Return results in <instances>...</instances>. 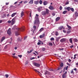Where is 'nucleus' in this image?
<instances>
[{
  "instance_id": "47",
  "label": "nucleus",
  "mask_w": 78,
  "mask_h": 78,
  "mask_svg": "<svg viewBox=\"0 0 78 78\" xmlns=\"http://www.w3.org/2000/svg\"><path fill=\"white\" fill-rule=\"evenodd\" d=\"M49 45H51V46H52V45H53V44L52 43L49 42Z\"/></svg>"
},
{
  "instance_id": "8",
  "label": "nucleus",
  "mask_w": 78,
  "mask_h": 78,
  "mask_svg": "<svg viewBox=\"0 0 78 78\" xmlns=\"http://www.w3.org/2000/svg\"><path fill=\"white\" fill-rule=\"evenodd\" d=\"M7 33L8 34H11V28H9L7 31Z\"/></svg>"
},
{
  "instance_id": "10",
  "label": "nucleus",
  "mask_w": 78,
  "mask_h": 78,
  "mask_svg": "<svg viewBox=\"0 0 78 78\" xmlns=\"http://www.w3.org/2000/svg\"><path fill=\"white\" fill-rule=\"evenodd\" d=\"M34 3L35 5H38L39 3V1H34Z\"/></svg>"
},
{
  "instance_id": "34",
  "label": "nucleus",
  "mask_w": 78,
  "mask_h": 78,
  "mask_svg": "<svg viewBox=\"0 0 78 78\" xmlns=\"http://www.w3.org/2000/svg\"><path fill=\"white\" fill-rule=\"evenodd\" d=\"M70 10H71V11H72L73 12H74V9H73V8H71Z\"/></svg>"
},
{
  "instance_id": "4",
  "label": "nucleus",
  "mask_w": 78,
  "mask_h": 78,
  "mask_svg": "<svg viewBox=\"0 0 78 78\" xmlns=\"http://www.w3.org/2000/svg\"><path fill=\"white\" fill-rule=\"evenodd\" d=\"M16 19V17L14 18L12 20V24H14V22H15V20Z\"/></svg>"
},
{
  "instance_id": "46",
  "label": "nucleus",
  "mask_w": 78,
  "mask_h": 78,
  "mask_svg": "<svg viewBox=\"0 0 78 78\" xmlns=\"http://www.w3.org/2000/svg\"><path fill=\"white\" fill-rule=\"evenodd\" d=\"M55 35V36H58V31L56 32Z\"/></svg>"
},
{
  "instance_id": "45",
  "label": "nucleus",
  "mask_w": 78,
  "mask_h": 78,
  "mask_svg": "<svg viewBox=\"0 0 78 78\" xmlns=\"http://www.w3.org/2000/svg\"><path fill=\"white\" fill-rule=\"evenodd\" d=\"M42 51H45V48H43L42 49Z\"/></svg>"
},
{
  "instance_id": "26",
  "label": "nucleus",
  "mask_w": 78,
  "mask_h": 78,
  "mask_svg": "<svg viewBox=\"0 0 78 78\" xmlns=\"http://www.w3.org/2000/svg\"><path fill=\"white\" fill-rule=\"evenodd\" d=\"M16 14H17V13H13L11 15L12 17H13L14 16H15Z\"/></svg>"
},
{
  "instance_id": "42",
  "label": "nucleus",
  "mask_w": 78,
  "mask_h": 78,
  "mask_svg": "<svg viewBox=\"0 0 78 78\" xmlns=\"http://www.w3.org/2000/svg\"><path fill=\"white\" fill-rule=\"evenodd\" d=\"M12 57L14 58H16V59H17V58H18L17 57L15 56H12Z\"/></svg>"
},
{
  "instance_id": "30",
  "label": "nucleus",
  "mask_w": 78,
  "mask_h": 78,
  "mask_svg": "<svg viewBox=\"0 0 78 78\" xmlns=\"http://www.w3.org/2000/svg\"><path fill=\"white\" fill-rule=\"evenodd\" d=\"M69 41L70 42V43H71V44H72V38H71L69 39Z\"/></svg>"
},
{
  "instance_id": "15",
  "label": "nucleus",
  "mask_w": 78,
  "mask_h": 78,
  "mask_svg": "<svg viewBox=\"0 0 78 78\" xmlns=\"http://www.w3.org/2000/svg\"><path fill=\"white\" fill-rule=\"evenodd\" d=\"M48 4V2H47V1H44V2H43V5H47Z\"/></svg>"
},
{
  "instance_id": "28",
  "label": "nucleus",
  "mask_w": 78,
  "mask_h": 78,
  "mask_svg": "<svg viewBox=\"0 0 78 78\" xmlns=\"http://www.w3.org/2000/svg\"><path fill=\"white\" fill-rule=\"evenodd\" d=\"M73 41H74V42H78V39L76 38L74 39Z\"/></svg>"
},
{
  "instance_id": "60",
  "label": "nucleus",
  "mask_w": 78,
  "mask_h": 78,
  "mask_svg": "<svg viewBox=\"0 0 78 78\" xmlns=\"http://www.w3.org/2000/svg\"><path fill=\"white\" fill-rule=\"evenodd\" d=\"M49 71H53V69H50L49 70Z\"/></svg>"
},
{
  "instance_id": "20",
  "label": "nucleus",
  "mask_w": 78,
  "mask_h": 78,
  "mask_svg": "<svg viewBox=\"0 0 78 78\" xmlns=\"http://www.w3.org/2000/svg\"><path fill=\"white\" fill-rule=\"evenodd\" d=\"M46 14H48V13H49V10L47 9H46Z\"/></svg>"
},
{
  "instance_id": "22",
  "label": "nucleus",
  "mask_w": 78,
  "mask_h": 78,
  "mask_svg": "<svg viewBox=\"0 0 78 78\" xmlns=\"http://www.w3.org/2000/svg\"><path fill=\"white\" fill-rule=\"evenodd\" d=\"M71 30L70 29H68V30H67V34H69V33H70V32H71Z\"/></svg>"
},
{
  "instance_id": "53",
  "label": "nucleus",
  "mask_w": 78,
  "mask_h": 78,
  "mask_svg": "<svg viewBox=\"0 0 78 78\" xmlns=\"http://www.w3.org/2000/svg\"><path fill=\"white\" fill-rule=\"evenodd\" d=\"M35 59V58L34 57H32L30 58L31 60H32V59Z\"/></svg>"
},
{
  "instance_id": "36",
  "label": "nucleus",
  "mask_w": 78,
  "mask_h": 78,
  "mask_svg": "<svg viewBox=\"0 0 78 78\" xmlns=\"http://www.w3.org/2000/svg\"><path fill=\"white\" fill-rule=\"evenodd\" d=\"M76 56H77V54H75L74 55V58H73L74 59H76Z\"/></svg>"
},
{
  "instance_id": "55",
  "label": "nucleus",
  "mask_w": 78,
  "mask_h": 78,
  "mask_svg": "<svg viewBox=\"0 0 78 78\" xmlns=\"http://www.w3.org/2000/svg\"><path fill=\"white\" fill-rule=\"evenodd\" d=\"M8 23H11V20H9L8 21Z\"/></svg>"
},
{
  "instance_id": "52",
  "label": "nucleus",
  "mask_w": 78,
  "mask_h": 78,
  "mask_svg": "<svg viewBox=\"0 0 78 78\" xmlns=\"http://www.w3.org/2000/svg\"><path fill=\"white\" fill-rule=\"evenodd\" d=\"M63 32H64V33H66V30H63Z\"/></svg>"
},
{
  "instance_id": "16",
  "label": "nucleus",
  "mask_w": 78,
  "mask_h": 78,
  "mask_svg": "<svg viewBox=\"0 0 78 78\" xmlns=\"http://www.w3.org/2000/svg\"><path fill=\"white\" fill-rule=\"evenodd\" d=\"M45 37V34H43L42 35L40 36V38H44Z\"/></svg>"
},
{
  "instance_id": "63",
  "label": "nucleus",
  "mask_w": 78,
  "mask_h": 78,
  "mask_svg": "<svg viewBox=\"0 0 78 78\" xmlns=\"http://www.w3.org/2000/svg\"><path fill=\"white\" fill-rule=\"evenodd\" d=\"M27 2H28V1H25L24 2V3H27Z\"/></svg>"
},
{
  "instance_id": "57",
  "label": "nucleus",
  "mask_w": 78,
  "mask_h": 78,
  "mask_svg": "<svg viewBox=\"0 0 78 78\" xmlns=\"http://www.w3.org/2000/svg\"><path fill=\"white\" fill-rule=\"evenodd\" d=\"M67 72L66 71L65 72V73H64V75H66V74H67Z\"/></svg>"
},
{
  "instance_id": "31",
  "label": "nucleus",
  "mask_w": 78,
  "mask_h": 78,
  "mask_svg": "<svg viewBox=\"0 0 78 78\" xmlns=\"http://www.w3.org/2000/svg\"><path fill=\"white\" fill-rule=\"evenodd\" d=\"M67 27H68V28H69L68 29H69V30H70V29H72V27H71V26L67 25Z\"/></svg>"
},
{
  "instance_id": "9",
  "label": "nucleus",
  "mask_w": 78,
  "mask_h": 78,
  "mask_svg": "<svg viewBox=\"0 0 78 78\" xmlns=\"http://www.w3.org/2000/svg\"><path fill=\"white\" fill-rule=\"evenodd\" d=\"M41 14L42 15H43V16H45V15L47 14V13L45 11H44L41 12Z\"/></svg>"
},
{
  "instance_id": "25",
  "label": "nucleus",
  "mask_w": 78,
  "mask_h": 78,
  "mask_svg": "<svg viewBox=\"0 0 78 78\" xmlns=\"http://www.w3.org/2000/svg\"><path fill=\"white\" fill-rule=\"evenodd\" d=\"M71 8L70 7H68L66 8V9L68 11H70Z\"/></svg>"
},
{
  "instance_id": "27",
  "label": "nucleus",
  "mask_w": 78,
  "mask_h": 78,
  "mask_svg": "<svg viewBox=\"0 0 78 78\" xmlns=\"http://www.w3.org/2000/svg\"><path fill=\"white\" fill-rule=\"evenodd\" d=\"M75 15L76 17H78V13L77 12H75Z\"/></svg>"
},
{
  "instance_id": "38",
  "label": "nucleus",
  "mask_w": 78,
  "mask_h": 78,
  "mask_svg": "<svg viewBox=\"0 0 78 78\" xmlns=\"http://www.w3.org/2000/svg\"><path fill=\"white\" fill-rule=\"evenodd\" d=\"M18 56L20 58H21L22 57V55H18Z\"/></svg>"
},
{
  "instance_id": "61",
  "label": "nucleus",
  "mask_w": 78,
  "mask_h": 78,
  "mask_svg": "<svg viewBox=\"0 0 78 78\" xmlns=\"http://www.w3.org/2000/svg\"><path fill=\"white\" fill-rule=\"evenodd\" d=\"M71 60L70 59H69L68 60V62H71Z\"/></svg>"
},
{
  "instance_id": "40",
  "label": "nucleus",
  "mask_w": 78,
  "mask_h": 78,
  "mask_svg": "<svg viewBox=\"0 0 78 78\" xmlns=\"http://www.w3.org/2000/svg\"><path fill=\"white\" fill-rule=\"evenodd\" d=\"M5 77H6V78H8V76H9V75H8V74H5Z\"/></svg>"
},
{
  "instance_id": "5",
  "label": "nucleus",
  "mask_w": 78,
  "mask_h": 78,
  "mask_svg": "<svg viewBox=\"0 0 78 78\" xmlns=\"http://www.w3.org/2000/svg\"><path fill=\"white\" fill-rule=\"evenodd\" d=\"M48 8H49V9H50V10H54V9H55L54 7H53V6H52L51 5L50 6L48 7Z\"/></svg>"
},
{
  "instance_id": "39",
  "label": "nucleus",
  "mask_w": 78,
  "mask_h": 78,
  "mask_svg": "<svg viewBox=\"0 0 78 78\" xmlns=\"http://www.w3.org/2000/svg\"><path fill=\"white\" fill-rule=\"evenodd\" d=\"M51 41H54L55 40V38L53 37H51L50 39Z\"/></svg>"
},
{
  "instance_id": "62",
  "label": "nucleus",
  "mask_w": 78,
  "mask_h": 78,
  "mask_svg": "<svg viewBox=\"0 0 78 78\" xmlns=\"http://www.w3.org/2000/svg\"><path fill=\"white\" fill-rule=\"evenodd\" d=\"M73 45H72L71 46H70V48H73Z\"/></svg>"
},
{
  "instance_id": "2",
  "label": "nucleus",
  "mask_w": 78,
  "mask_h": 78,
  "mask_svg": "<svg viewBox=\"0 0 78 78\" xmlns=\"http://www.w3.org/2000/svg\"><path fill=\"white\" fill-rule=\"evenodd\" d=\"M25 27H23L21 28H18L16 29V30L19 31H23L25 30Z\"/></svg>"
},
{
  "instance_id": "3",
  "label": "nucleus",
  "mask_w": 78,
  "mask_h": 78,
  "mask_svg": "<svg viewBox=\"0 0 78 78\" xmlns=\"http://www.w3.org/2000/svg\"><path fill=\"white\" fill-rule=\"evenodd\" d=\"M34 66H36L37 67H40V66H41V65L39 63L34 62L33 63Z\"/></svg>"
},
{
  "instance_id": "19",
  "label": "nucleus",
  "mask_w": 78,
  "mask_h": 78,
  "mask_svg": "<svg viewBox=\"0 0 78 78\" xmlns=\"http://www.w3.org/2000/svg\"><path fill=\"white\" fill-rule=\"evenodd\" d=\"M60 20V17H57L55 19V21L56 22H58V20Z\"/></svg>"
},
{
  "instance_id": "32",
  "label": "nucleus",
  "mask_w": 78,
  "mask_h": 78,
  "mask_svg": "<svg viewBox=\"0 0 78 78\" xmlns=\"http://www.w3.org/2000/svg\"><path fill=\"white\" fill-rule=\"evenodd\" d=\"M62 78H66V76L65 74H63L62 75Z\"/></svg>"
},
{
  "instance_id": "54",
  "label": "nucleus",
  "mask_w": 78,
  "mask_h": 78,
  "mask_svg": "<svg viewBox=\"0 0 78 78\" xmlns=\"http://www.w3.org/2000/svg\"><path fill=\"white\" fill-rule=\"evenodd\" d=\"M61 69V67H59V68H58V69H57V70H60V69Z\"/></svg>"
},
{
  "instance_id": "29",
  "label": "nucleus",
  "mask_w": 78,
  "mask_h": 78,
  "mask_svg": "<svg viewBox=\"0 0 78 78\" xmlns=\"http://www.w3.org/2000/svg\"><path fill=\"white\" fill-rule=\"evenodd\" d=\"M43 30H44V28L42 27L39 30V31L40 32H42Z\"/></svg>"
},
{
  "instance_id": "33",
  "label": "nucleus",
  "mask_w": 78,
  "mask_h": 78,
  "mask_svg": "<svg viewBox=\"0 0 78 78\" xmlns=\"http://www.w3.org/2000/svg\"><path fill=\"white\" fill-rule=\"evenodd\" d=\"M66 12H67V11H64L63 12V14H66Z\"/></svg>"
},
{
  "instance_id": "21",
  "label": "nucleus",
  "mask_w": 78,
  "mask_h": 78,
  "mask_svg": "<svg viewBox=\"0 0 78 78\" xmlns=\"http://www.w3.org/2000/svg\"><path fill=\"white\" fill-rule=\"evenodd\" d=\"M61 38V37H56V40L57 42L59 41V39Z\"/></svg>"
},
{
  "instance_id": "35",
  "label": "nucleus",
  "mask_w": 78,
  "mask_h": 78,
  "mask_svg": "<svg viewBox=\"0 0 78 78\" xmlns=\"http://www.w3.org/2000/svg\"><path fill=\"white\" fill-rule=\"evenodd\" d=\"M60 66L61 67H63V66H64V64H63V63H61L60 65Z\"/></svg>"
},
{
  "instance_id": "14",
  "label": "nucleus",
  "mask_w": 78,
  "mask_h": 78,
  "mask_svg": "<svg viewBox=\"0 0 78 78\" xmlns=\"http://www.w3.org/2000/svg\"><path fill=\"white\" fill-rule=\"evenodd\" d=\"M24 13L25 12H24L22 11L21 12V17H23V16H24Z\"/></svg>"
},
{
  "instance_id": "64",
  "label": "nucleus",
  "mask_w": 78,
  "mask_h": 78,
  "mask_svg": "<svg viewBox=\"0 0 78 78\" xmlns=\"http://www.w3.org/2000/svg\"><path fill=\"white\" fill-rule=\"evenodd\" d=\"M34 52H35L36 53H37V55H38V53L37 52V51H34Z\"/></svg>"
},
{
  "instance_id": "43",
  "label": "nucleus",
  "mask_w": 78,
  "mask_h": 78,
  "mask_svg": "<svg viewBox=\"0 0 78 78\" xmlns=\"http://www.w3.org/2000/svg\"><path fill=\"white\" fill-rule=\"evenodd\" d=\"M40 5H42V1L41 0H40Z\"/></svg>"
},
{
  "instance_id": "17",
  "label": "nucleus",
  "mask_w": 78,
  "mask_h": 78,
  "mask_svg": "<svg viewBox=\"0 0 78 78\" xmlns=\"http://www.w3.org/2000/svg\"><path fill=\"white\" fill-rule=\"evenodd\" d=\"M5 38H6L5 37V36L3 37L2 38L1 40V42H3V41L4 40H5Z\"/></svg>"
},
{
  "instance_id": "11",
  "label": "nucleus",
  "mask_w": 78,
  "mask_h": 78,
  "mask_svg": "<svg viewBox=\"0 0 78 78\" xmlns=\"http://www.w3.org/2000/svg\"><path fill=\"white\" fill-rule=\"evenodd\" d=\"M15 34L16 36H19V35H20V32L18 31H16L15 32Z\"/></svg>"
},
{
  "instance_id": "44",
  "label": "nucleus",
  "mask_w": 78,
  "mask_h": 78,
  "mask_svg": "<svg viewBox=\"0 0 78 78\" xmlns=\"http://www.w3.org/2000/svg\"><path fill=\"white\" fill-rule=\"evenodd\" d=\"M34 71H35V72H38V73H40V72H39V71L37 70L36 69H34Z\"/></svg>"
},
{
  "instance_id": "41",
  "label": "nucleus",
  "mask_w": 78,
  "mask_h": 78,
  "mask_svg": "<svg viewBox=\"0 0 78 78\" xmlns=\"http://www.w3.org/2000/svg\"><path fill=\"white\" fill-rule=\"evenodd\" d=\"M11 41L9 42V44H11L12 43V38H11Z\"/></svg>"
},
{
  "instance_id": "50",
  "label": "nucleus",
  "mask_w": 78,
  "mask_h": 78,
  "mask_svg": "<svg viewBox=\"0 0 78 78\" xmlns=\"http://www.w3.org/2000/svg\"><path fill=\"white\" fill-rule=\"evenodd\" d=\"M60 8V10H62V6H60L59 7Z\"/></svg>"
},
{
  "instance_id": "1",
  "label": "nucleus",
  "mask_w": 78,
  "mask_h": 78,
  "mask_svg": "<svg viewBox=\"0 0 78 78\" xmlns=\"http://www.w3.org/2000/svg\"><path fill=\"white\" fill-rule=\"evenodd\" d=\"M36 16L35 17L36 20H35V21L34 22V24H38L39 23V20H38V16L39 15L37 14H36Z\"/></svg>"
},
{
  "instance_id": "58",
  "label": "nucleus",
  "mask_w": 78,
  "mask_h": 78,
  "mask_svg": "<svg viewBox=\"0 0 78 78\" xmlns=\"http://www.w3.org/2000/svg\"><path fill=\"white\" fill-rule=\"evenodd\" d=\"M30 17H31V12H30L29 14Z\"/></svg>"
},
{
  "instance_id": "24",
  "label": "nucleus",
  "mask_w": 78,
  "mask_h": 78,
  "mask_svg": "<svg viewBox=\"0 0 78 78\" xmlns=\"http://www.w3.org/2000/svg\"><path fill=\"white\" fill-rule=\"evenodd\" d=\"M50 73L48 71H46L45 72V75H47V74H50Z\"/></svg>"
},
{
  "instance_id": "59",
  "label": "nucleus",
  "mask_w": 78,
  "mask_h": 78,
  "mask_svg": "<svg viewBox=\"0 0 78 78\" xmlns=\"http://www.w3.org/2000/svg\"><path fill=\"white\" fill-rule=\"evenodd\" d=\"M5 5H9V2L6 3H5Z\"/></svg>"
},
{
  "instance_id": "6",
  "label": "nucleus",
  "mask_w": 78,
  "mask_h": 78,
  "mask_svg": "<svg viewBox=\"0 0 78 78\" xmlns=\"http://www.w3.org/2000/svg\"><path fill=\"white\" fill-rule=\"evenodd\" d=\"M65 30V28L64 27V26H60L58 27L59 30H62V29Z\"/></svg>"
},
{
  "instance_id": "49",
  "label": "nucleus",
  "mask_w": 78,
  "mask_h": 78,
  "mask_svg": "<svg viewBox=\"0 0 78 78\" xmlns=\"http://www.w3.org/2000/svg\"><path fill=\"white\" fill-rule=\"evenodd\" d=\"M33 28H34V30H36V26H34Z\"/></svg>"
},
{
  "instance_id": "56",
  "label": "nucleus",
  "mask_w": 78,
  "mask_h": 78,
  "mask_svg": "<svg viewBox=\"0 0 78 78\" xmlns=\"http://www.w3.org/2000/svg\"><path fill=\"white\" fill-rule=\"evenodd\" d=\"M37 44L38 45H41V43L38 42L37 43Z\"/></svg>"
},
{
  "instance_id": "12",
  "label": "nucleus",
  "mask_w": 78,
  "mask_h": 78,
  "mask_svg": "<svg viewBox=\"0 0 78 78\" xmlns=\"http://www.w3.org/2000/svg\"><path fill=\"white\" fill-rule=\"evenodd\" d=\"M66 39L62 38L60 40V42H66Z\"/></svg>"
},
{
  "instance_id": "37",
  "label": "nucleus",
  "mask_w": 78,
  "mask_h": 78,
  "mask_svg": "<svg viewBox=\"0 0 78 78\" xmlns=\"http://www.w3.org/2000/svg\"><path fill=\"white\" fill-rule=\"evenodd\" d=\"M73 73L74 74V72H73V69H72L71 71H70V73L72 74Z\"/></svg>"
},
{
  "instance_id": "13",
  "label": "nucleus",
  "mask_w": 78,
  "mask_h": 78,
  "mask_svg": "<svg viewBox=\"0 0 78 78\" xmlns=\"http://www.w3.org/2000/svg\"><path fill=\"white\" fill-rule=\"evenodd\" d=\"M68 68H69V66H66V67H65L64 68V69H63V73L64 72H65V69H66V70H67V69H68Z\"/></svg>"
},
{
  "instance_id": "48",
  "label": "nucleus",
  "mask_w": 78,
  "mask_h": 78,
  "mask_svg": "<svg viewBox=\"0 0 78 78\" xmlns=\"http://www.w3.org/2000/svg\"><path fill=\"white\" fill-rule=\"evenodd\" d=\"M18 41H22V40L20 38H18Z\"/></svg>"
},
{
  "instance_id": "7",
  "label": "nucleus",
  "mask_w": 78,
  "mask_h": 78,
  "mask_svg": "<svg viewBox=\"0 0 78 78\" xmlns=\"http://www.w3.org/2000/svg\"><path fill=\"white\" fill-rule=\"evenodd\" d=\"M37 10L39 12L40 11H41L42 10V7H39L37 8Z\"/></svg>"
},
{
  "instance_id": "18",
  "label": "nucleus",
  "mask_w": 78,
  "mask_h": 78,
  "mask_svg": "<svg viewBox=\"0 0 78 78\" xmlns=\"http://www.w3.org/2000/svg\"><path fill=\"white\" fill-rule=\"evenodd\" d=\"M33 1L34 0H30V1L29 2V4H31V5L33 4Z\"/></svg>"
},
{
  "instance_id": "23",
  "label": "nucleus",
  "mask_w": 78,
  "mask_h": 78,
  "mask_svg": "<svg viewBox=\"0 0 78 78\" xmlns=\"http://www.w3.org/2000/svg\"><path fill=\"white\" fill-rule=\"evenodd\" d=\"M33 50H34L33 49H32V50H30V51H28L27 52V53L28 54H30V53H31V52H32V51H33Z\"/></svg>"
},
{
  "instance_id": "51",
  "label": "nucleus",
  "mask_w": 78,
  "mask_h": 78,
  "mask_svg": "<svg viewBox=\"0 0 78 78\" xmlns=\"http://www.w3.org/2000/svg\"><path fill=\"white\" fill-rule=\"evenodd\" d=\"M68 4H69V2H66L65 3V5H68Z\"/></svg>"
}]
</instances>
